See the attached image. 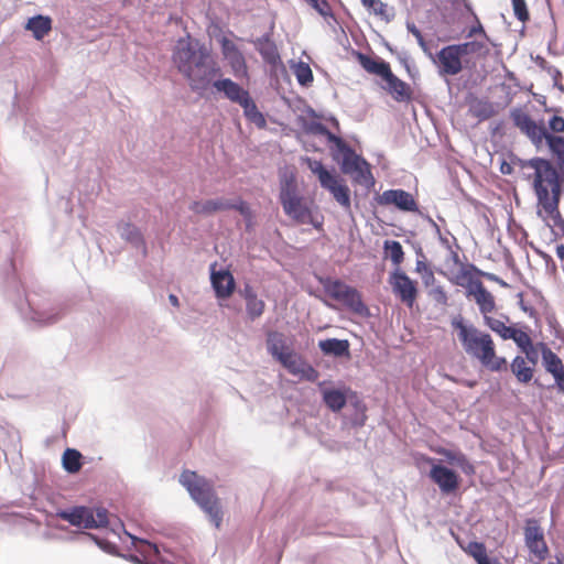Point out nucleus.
<instances>
[{
	"instance_id": "4",
	"label": "nucleus",
	"mask_w": 564,
	"mask_h": 564,
	"mask_svg": "<svg viewBox=\"0 0 564 564\" xmlns=\"http://www.w3.org/2000/svg\"><path fill=\"white\" fill-rule=\"evenodd\" d=\"M513 124L525 134L535 147H541L545 141L552 156L564 172V137L549 133L543 122L536 123L529 113L521 108L510 111Z\"/></svg>"
},
{
	"instance_id": "39",
	"label": "nucleus",
	"mask_w": 564,
	"mask_h": 564,
	"mask_svg": "<svg viewBox=\"0 0 564 564\" xmlns=\"http://www.w3.org/2000/svg\"><path fill=\"white\" fill-rule=\"evenodd\" d=\"M485 321V324L492 330L495 332L496 334H498L501 338L503 339H510V335L512 333V329L513 327L512 326H507L502 321L498 319V318H495V317H491V316H486L484 318Z\"/></svg>"
},
{
	"instance_id": "55",
	"label": "nucleus",
	"mask_w": 564,
	"mask_h": 564,
	"mask_svg": "<svg viewBox=\"0 0 564 564\" xmlns=\"http://www.w3.org/2000/svg\"><path fill=\"white\" fill-rule=\"evenodd\" d=\"M480 276H484L490 281H494V282H497V283H500L502 285H506V283L497 275L492 274V273H488V272H484L481 271L480 273Z\"/></svg>"
},
{
	"instance_id": "20",
	"label": "nucleus",
	"mask_w": 564,
	"mask_h": 564,
	"mask_svg": "<svg viewBox=\"0 0 564 564\" xmlns=\"http://www.w3.org/2000/svg\"><path fill=\"white\" fill-rule=\"evenodd\" d=\"M210 280L217 297L228 299L231 296L236 283L232 274L228 270L215 271V264H213Z\"/></svg>"
},
{
	"instance_id": "57",
	"label": "nucleus",
	"mask_w": 564,
	"mask_h": 564,
	"mask_svg": "<svg viewBox=\"0 0 564 564\" xmlns=\"http://www.w3.org/2000/svg\"><path fill=\"white\" fill-rule=\"evenodd\" d=\"M325 137H326L327 141H328V142H330V143H334V144H335L336 142H339V143H340V138H339V137H337V135H335V134H334L333 132H330V131H329Z\"/></svg>"
},
{
	"instance_id": "5",
	"label": "nucleus",
	"mask_w": 564,
	"mask_h": 564,
	"mask_svg": "<svg viewBox=\"0 0 564 564\" xmlns=\"http://www.w3.org/2000/svg\"><path fill=\"white\" fill-rule=\"evenodd\" d=\"M180 482L187 489L191 497L209 517L214 525L219 529L223 522V509L213 484L192 470H184Z\"/></svg>"
},
{
	"instance_id": "35",
	"label": "nucleus",
	"mask_w": 564,
	"mask_h": 564,
	"mask_svg": "<svg viewBox=\"0 0 564 564\" xmlns=\"http://www.w3.org/2000/svg\"><path fill=\"white\" fill-rule=\"evenodd\" d=\"M325 404L334 412L340 411L346 405V395L340 390L329 389L323 391Z\"/></svg>"
},
{
	"instance_id": "45",
	"label": "nucleus",
	"mask_w": 564,
	"mask_h": 564,
	"mask_svg": "<svg viewBox=\"0 0 564 564\" xmlns=\"http://www.w3.org/2000/svg\"><path fill=\"white\" fill-rule=\"evenodd\" d=\"M308 2L322 17L334 18L333 10L327 0H305Z\"/></svg>"
},
{
	"instance_id": "50",
	"label": "nucleus",
	"mask_w": 564,
	"mask_h": 564,
	"mask_svg": "<svg viewBox=\"0 0 564 564\" xmlns=\"http://www.w3.org/2000/svg\"><path fill=\"white\" fill-rule=\"evenodd\" d=\"M475 19L477 21V24L474 25L473 28H470V30L468 32V37H471L475 34H482L485 37H487V34H486L480 21L478 20V18L476 15H475Z\"/></svg>"
},
{
	"instance_id": "51",
	"label": "nucleus",
	"mask_w": 564,
	"mask_h": 564,
	"mask_svg": "<svg viewBox=\"0 0 564 564\" xmlns=\"http://www.w3.org/2000/svg\"><path fill=\"white\" fill-rule=\"evenodd\" d=\"M433 294H434V299L437 302L443 303V304H445L447 302L446 292L444 291V289L442 286L435 288L433 290Z\"/></svg>"
},
{
	"instance_id": "58",
	"label": "nucleus",
	"mask_w": 564,
	"mask_h": 564,
	"mask_svg": "<svg viewBox=\"0 0 564 564\" xmlns=\"http://www.w3.org/2000/svg\"><path fill=\"white\" fill-rule=\"evenodd\" d=\"M555 253H556L557 258H560L561 260H564V245L556 246Z\"/></svg>"
},
{
	"instance_id": "36",
	"label": "nucleus",
	"mask_w": 564,
	"mask_h": 564,
	"mask_svg": "<svg viewBox=\"0 0 564 564\" xmlns=\"http://www.w3.org/2000/svg\"><path fill=\"white\" fill-rule=\"evenodd\" d=\"M82 457L77 449L67 448L63 454V467L70 474L78 473L82 468Z\"/></svg>"
},
{
	"instance_id": "59",
	"label": "nucleus",
	"mask_w": 564,
	"mask_h": 564,
	"mask_svg": "<svg viewBox=\"0 0 564 564\" xmlns=\"http://www.w3.org/2000/svg\"><path fill=\"white\" fill-rule=\"evenodd\" d=\"M169 300H170V302H171V304H172L173 306H176V307H177V306L180 305V302H178V299H177V296H176V295L171 294V295L169 296Z\"/></svg>"
},
{
	"instance_id": "34",
	"label": "nucleus",
	"mask_w": 564,
	"mask_h": 564,
	"mask_svg": "<svg viewBox=\"0 0 564 564\" xmlns=\"http://www.w3.org/2000/svg\"><path fill=\"white\" fill-rule=\"evenodd\" d=\"M438 454L443 455L448 463L454 464L463 469L466 474L474 473V466L468 462L465 454L449 449H440Z\"/></svg>"
},
{
	"instance_id": "46",
	"label": "nucleus",
	"mask_w": 564,
	"mask_h": 564,
	"mask_svg": "<svg viewBox=\"0 0 564 564\" xmlns=\"http://www.w3.org/2000/svg\"><path fill=\"white\" fill-rule=\"evenodd\" d=\"M524 355H525V360L527 361H530V364L534 367H536V364H538V357H539V348H538V344L534 346L533 344L530 345V347H527L524 349L521 350Z\"/></svg>"
},
{
	"instance_id": "26",
	"label": "nucleus",
	"mask_w": 564,
	"mask_h": 564,
	"mask_svg": "<svg viewBox=\"0 0 564 564\" xmlns=\"http://www.w3.org/2000/svg\"><path fill=\"white\" fill-rule=\"evenodd\" d=\"M538 348L541 354L542 366L547 373L554 377L564 369L563 360L545 343H538Z\"/></svg>"
},
{
	"instance_id": "32",
	"label": "nucleus",
	"mask_w": 564,
	"mask_h": 564,
	"mask_svg": "<svg viewBox=\"0 0 564 564\" xmlns=\"http://www.w3.org/2000/svg\"><path fill=\"white\" fill-rule=\"evenodd\" d=\"M25 29L31 31L36 40H42L52 30V20L48 17L36 15L28 20Z\"/></svg>"
},
{
	"instance_id": "21",
	"label": "nucleus",
	"mask_w": 564,
	"mask_h": 564,
	"mask_svg": "<svg viewBox=\"0 0 564 564\" xmlns=\"http://www.w3.org/2000/svg\"><path fill=\"white\" fill-rule=\"evenodd\" d=\"M386 86L383 87L391 97L398 102L410 101L412 98L411 86L395 76L392 70L383 79Z\"/></svg>"
},
{
	"instance_id": "49",
	"label": "nucleus",
	"mask_w": 564,
	"mask_h": 564,
	"mask_svg": "<svg viewBox=\"0 0 564 564\" xmlns=\"http://www.w3.org/2000/svg\"><path fill=\"white\" fill-rule=\"evenodd\" d=\"M231 209L238 210L243 217H251L250 207L242 199H239L237 203H231Z\"/></svg>"
},
{
	"instance_id": "7",
	"label": "nucleus",
	"mask_w": 564,
	"mask_h": 564,
	"mask_svg": "<svg viewBox=\"0 0 564 564\" xmlns=\"http://www.w3.org/2000/svg\"><path fill=\"white\" fill-rule=\"evenodd\" d=\"M279 200L284 214L295 223L301 225L312 224L316 228L321 227V224L314 223L313 214L306 199L300 195L294 174H284L280 177Z\"/></svg>"
},
{
	"instance_id": "52",
	"label": "nucleus",
	"mask_w": 564,
	"mask_h": 564,
	"mask_svg": "<svg viewBox=\"0 0 564 564\" xmlns=\"http://www.w3.org/2000/svg\"><path fill=\"white\" fill-rule=\"evenodd\" d=\"M554 382L557 388V390L564 394V369L556 373L554 377Z\"/></svg>"
},
{
	"instance_id": "8",
	"label": "nucleus",
	"mask_w": 564,
	"mask_h": 564,
	"mask_svg": "<svg viewBox=\"0 0 564 564\" xmlns=\"http://www.w3.org/2000/svg\"><path fill=\"white\" fill-rule=\"evenodd\" d=\"M213 87L223 93L231 102L238 104L243 109V115L249 122L260 129L265 128L267 120L247 89L230 78L215 80Z\"/></svg>"
},
{
	"instance_id": "24",
	"label": "nucleus",
	"mask_w": 564,
	"mask_h": 564,
	"mask_svg": "<svg viewBox=\"0 0 564 564\" xmlns=\"http://www.w3.org/2000/svg\"><path fill=\"white\" fill-rule=\"evenodd\" d=\"M453 47L459 48L465 65H468L473 58H485L489 55V47L481 41H469L459 44H453Z\"/></svg>"
},
{
	"instance_id": "10",
	"label": "nucleus",
	"mask_w": 564,
	"mask_h": 564,
	"mask_svg": "<svg viewBox=\"0 0 564 564\" xmlns=\"http://www.w3.org/2000/svg\"><path fill=\"white\" fill-rule=\"evenodd\" d=\"M319 282L330 299L340 302L351 312L362 315L368 311L357 289L337 279L325 278L321 279Z\"/></svg>"
},
{
	"instance_id": "60",
	"label": "nucleus",
	"mask_w": 564,
	"mask_h": 564,
	"mask_svg": "<svg viewBox=\"0 0 564 564\" xmlns=\"http://www.w3.org/2000/svg\"><path fill=\"white\" fill-rule=\"evenodd\" d=\"M479 564H501V563H499L497 560L491 561L489 557H487Z\"/></svg>"
},
{
	"instance_id": "61",
	"label": "nucleus",
	"mask_w": 564,
	"mask_h": 564,
	"mask_svg": "<svg viewBox=\"0 0 564 564\" xmlns=\"http://www.w3.org/2000/svg\"><path fill=\"white\" fill-rule=\"evenodd\" d=\"M130 560L133 562V563H137V564H143L142 561L135 556V555H131L130 556Z\"/></svg>"
},
{
	"instance_id": "47",
	"label": "nucleus",
	"mask_w": 564,
	"mask_h": 564,
	"mask_svg": "<svg viewBox=\"0 0 564 564\" xmlns=\"http://www.w3.org/2000/svg\"><path fill=\"white\" fill-rule=\"evenodd\" d=\"M549 128L553 133L564 132V118L561 116H553L549 120Z\"/></svg>"
},
{
	"instance_id": "56",
	"label": "nucleus",
	"mask_w": 564,
	"mask_h": 564,
	"mask_svg": "<svg viewBox=\"0 0 564 564\" xmlns=\"http://www.w3.org/2000/svg\"><path fill=\"white\" fill-rule=\"evenodd\" d=\"M312 130H313L315 133H318V134L324 135V137L329 132V130H328L324 124H322V123H316V124L312 128Z\"/></svg>"
},
{
	"instance_id": "18",
	"label": "nucleus",
	"mask_w": 564,
	"mask_h": 564,
	"mask_svg": "<svg viewBox=\"0 0 564 564\" xmlns=\"http://www.w3.org/2000/svg\"><path fill=\"white\" fill-rule=\"evenodd\" d=\"M380 205H394L403 212H416L417 203L413 195L404 189L384 191L378 198Z\"/></svg>"
},
{
	"instance_id": "38",
	"label": "nucleus",
	"mask_w": 564,
	"mask_h": 564,
	"mask_svg": "<svg viewBox=\"0 0 564 564\" xmlns=\"http://www.w3.org/2000/svg\"><path fill=\"white\" fill-rule=\"evenodd\" d=\"M293 74L301 86L307 87L313 80V72L310 65L305 62H299L293 66Z\"/></svg>"
},
{
	"instance_id": "31",
	"label": "nucleus",
	"mask_w": 564,
	"mask_h": 564,
	"mask_svg": "<svg viewBox=\"0 0 564 564\" xmlns=\"http://www.w3.org/2000/svg\"><path fill=\"white\" fill-rule=\"evenodd\" d=\"M246 300V310L251 319L260 317L265 308V304L262 300L258 299L253 290L247 285L242 293Z\"/></svg>"
},
{
	"instance_id": "14",
	"label": "nucleus",
	"mask_w": 564,
	"mask_h": 564,
	"mask_svg": "<svg viewBox=\"0 0 564 564\" xmlns=\"http://www.w3.org/2000/svg\"><path fill=\"white\" fill-rule=\"evenodd\" d=\"M341 171L351 175L355 183L367 186L375 184L370 164L355 151L343 158Z\"/></svg>"
},
{
	"instance_id": "29",
	"label": "nucleus",
	"mask_w": 564,
	"mask_h": 564,
	"mask_svg": "<svg viewBox=\"0 0 564 564\" xmlns=\"http://www.w3.org/2000/svg\"><path fill=\"white\" fill-rule=\"evenodd\" d=\"M318 347L327 356H349V343L346 339L328 338L321 340Z\"/></svg>"
},
{
	"instance_id": "62",
	"label": "nucleus",
	"mask_w": 564,
	"mask_h": 564,
	"mask_svg": "<svg viewBox=\"0 0 564 564\" xmlns=\"http://www.w3.org/2000/svg\"><path fill=\"white\" fill-rule=\"evenodd\" d=\"M551 269H552V271H555V270H556V265H555V263H551Z\"/></svg>"
},
{
	"instance_id": "42",
	"label": "nucleus",
	"mask_w": 564,
	"mask_h": 564,
	"mask_svg": "<svg viewBox=\"0 0 564 564\" xmlns=\"http://www.w3.org/2000/svg\"><path fill=\"white\" fill-rule=\"evenodd\" d=\"M120 235L127 241L139 245L143 242L142 235L140 230L132 224L126 223L122 225L120 229Z\"/></svg>"
},
{
	"instance_id": "12",
	"label": "nucleus",
	"mask_w": 564,
	"mask_h": 564,
	"mask_svg": "<svg viewBox=\"0 0 564 564\" xmlns=\"http://www.w3.org/2000/svg\"><path fill=\"white\" fill-rule=\"evenodd\" d=\"M388 282L393 294L405 304L406 307L412 308L419 295L417 282L412 280L401 269L392 271Z\"/></svg>"
},
{
	"instance_id": "63",
	"label": "nucleus",
	"mask_w": 564,
	"mask_h": 564,
	"mask_svg": "<svg viewBox=\"0 0 564 564\" xmlns=\"http://www.w3.org/2000/svg\"><path fill=\"white\" fill-rule=\"evenodd\" d=\"M536 564H541V563H536Z\"/></svg>"
},
{
	"instance_id": "1",
	"label": "nucleus",
	"mask_w": 564,
	"mask_h": 564,
	"mask_svg": "<svg viewBox=\"0 0 564 564\" xmlns=\"http://www.w3.org/2000/svg\"><path fill=\"white\" fill-rule=\"evenodd\" d=\"M173 62L193 91H205L220 72L210 51L197 41L178 40L173 52Z\"/></svg>"
},
{
	"instance_id": "30",
	"label": "nucleus",
	"mask_w": 564,
	"mask_h": 564,
	"mask_svg": "<svg viewBox=\"0 0 564 564\" xmlns=\"http://www.w3.org/2000/svg\"><path fill=\"white\" fill-rule=\"evenodd\" d=\"M359 62L366 72L380 76L382 79H384L391 72L390 64L381 58H373L361 54L359 56Z\"/></svg>"
},
{
	"instance_id": "22",
	"label": "nucleus",
	"mask_w": 564,
	"mask_h": 564,
	"mask_svg": "<svg viewBox=\"0 0 564 564\" xmlns=\"http://www.w3.org/2000/svg\"><path fill=\"white\" fill-rule=\"evenodd\" d=\"M466 296L476 302L484 318L496 310L495 296L485 288L482 282L469 291Z\"/></svg>"
},
{
	"instance_id": "2",
	"label": "nucleus",
	"mask_w": 564,
	"mask_h": 564,
	"mask_svg": "<svg viewBox=\"0 0 564 564\" xmlns=\"http://www.w3.org/2000/svg\"><path fill=\"white\" fill-rule=\"evenodd\" d=\"M533 170L532 184L546 217H560L558 204L562 194V178L553 164L545 159H533L528 163Z\"/></svg>"
},
{
	"instance_id": "13",
	"label": "nucleus",
	"mask_w": 564,
	"mask_h": 564,
	"mask_svg": "<svg viewBox=\"0 0 564 564\" xmlns=\"http://www.w3.org/2000/svg\"><path fill=\"white\" fill-rule=\"evenodd\" d=\"M524 543L530 554L540 562L549 556L543 528L536 519H527L523 528Z\"/></svg>"
},
{
	"instance_id": "11",
	"label": "nucleus",
	"mask_w": 564,
	"mask_h": 564,
	"mask_svg": "<svg viewBox=\"0 0 564 564\" xmlns=\"http://www.w3.org/2000/svg\"><path fill=\"white\" fill-rule=\"evenodd\" d=\"M58 517L74 527L98 529L108 525V511L105 508L74 507L58 512Z\"/></svg>"
},
{
	"instance_id": "44",
	"label": "nucleus",
	"mask_w": 564,
	"mask_h": 564,
	"mask_svg": "<svg viewBox=\"0 0 564 564\" xmlns=\"http://www.w3.org/2000/svg\"><path fill=\"white\" fill-rule=\"evenodd\" d=\"M513 13L521 22H527L530 18L525 0H511Z\"/></svg>"
},
{
	"instance_id": "37",
	"label": "nucleus",
	"mask_w": 564,
	"mask_h": 564,
	"mask_svg": "<svg viewBox=\"0 0 564 564\" xmlns=\"http://www.w3.org/2000/svg\"><path fill=\"white\" fill-rule=\"evenodd\" d=\"M361 3L366 9L386 22H389L393 15L389 7L381 0H361Z\"/></svg>"
},
{
	"instance_id": "25",
	"label": "nucleus",
	"mask_w": 564,
	"mask_h": 564,
	"mask_svg": "<svg viewBox=\"0 0 564 564\" xmlns=\"http://www.w3.org/2000/svg\"><path fill=\"white\" fill-rule=\"evenodd\" d=\"M468 111L479 121L488 120L497 115L496 107L491 101L478 97H471L468 100Z\"/></svg>"
},
{
	"instance_id": "23",
	"label": "nucleus",
	"mask_w": 564,
	"mask_h": 564,
	"mask_svg": "<svg viewBox=\"0 0 564 564\" xmlns=\"http://www.w3.org/2000/svg\"><path fill=\"white\" fill-rule=\"evenodd\" d=\"M256 50L261 55L262 59L272 67L281 64V57L275 43L272 41L270 34L259 37L256 42Z\"/></svg>"
},
{
	"instance_id": "41",
	"label": "nucleus",
	"mask_w": 564,
	"mask_h": 564,
	"mask_svg": "<svg viewBox=\"0 0 564 564\" xmlns=\"http://www.w3.org/2000/svg\"><path fill=\"white\" fill-rule=\"evenodd\" d=\"M459 545L468 555H470L477 562V564H479L480 562L488 557L486 546L481 542L471 541L466 546H464L460 543Z\"/></svg>"
},
{
	"instance_id": "15",
	"label": "nucleus",
	"mask_w": 564,
	"mask_h": 564,
	"mask_svg": "<svg viewBox=\"0 0 564 564\" xmlns=\"http://www.w3.org/2000/svg\"><path fill=\"white\" fill-rule=\"evenodd\" d=\"M453 262L455 264L459 265V269L452 273V275L448 278V280L457 286H462L466 290V295L469 293V291L474 290L476 285L481 283L480 281V273L481 270H479L475 264L473 263H462L459 259V254L456 251L451 252Z\"/></svg>"
},
{
	"instance_id": "3",
	"label": "nucleus",
	"mask_w": 564,
	"mask_h": 564,
	"mask_svg": "<svg viewBox=\"0 0 564 564\" xmlns=\"http://www.w3.org/2000/svg\"><path fill=\"white\" fill-rule=\"evenodd\" d=\"M454 328L457 330L458 339L465 351L478 359L481 365L491 371L507 369V360L496 355V348L491 336L482 333L474 326H467L463 321H454Z\"/></svg>"
},
{
	"instance_id": "48",
	"label": "nucleus",
	"mask_w": 564,
	"mask_h": 564,
	"mask_svg": "<svg viewBox=\"0 0 564 564\" xmlns=\"http://www.w3.org/2000/svg\"><path fill=\"white\" fill-rule=\"evenodd\" d=\"M408 31L413 34V36L416 39L419 45L422 47V50L426 53L427 52V44L424 40V36L422 32L412 23L408 24Z\"/></svg>"
},
{
	"instance_id": "6",
	"label": "nucleus",
	"mask_w": 564,
	"mask_h": 564,
	"mask_svg": "<svg viewBox=\"0 0 564 564\" xmlns=\"http://www.w3.org/2000/svg\"><path fill=\"white\" fill-rule=\"evenodd\" d=\"M268 351L290 373L300 376L308 381H315L318 372L311 365L306 364L290 345H288L282 333L271 332L267 338Z\"/></svg>"
},
{
	"instance_id": "54",
	"label": "nucleus",
	"mask_w": 564,
	"mask_h": 564,
	"mask_svg": "<svg viewBox=\"0 0 564 564\" xmlns=\"http://www.w3.org/2000/svg\"><path fill=\"white\" fill-rule=\"evenodd\" d=\"M335 145L338 149V151L343 154V158L345 155H348L349 152L354 151L341 138H340V143L336 142Z\"/></svg>"
},
{
	"instance_id": "27",
	"label": "nucleus",
	"mask_w": 564,
	"mask_h": 564,
	"mask_svg": "<svg viewBox=\"0 0 564 564\" xmlns=\"http://www.w3.org/2000/svg\"><path fill=\"white\" fill-rule=\"evenodd\" d=\"M229 209H231V202L224 198L194 202L191 205V210L199 215H212L217 212Z\"/></svg>"
},
{
	"instance_id": "28",
	"label": "nucleus",
	"mask_w": 564,
	"mask_h": 564,
	"mask_svg": "<svg viewBox=\"0 0 564 564\" xmlns=\"http://www.w3.org/2000/svg\"><path fill=\"white\" fill-rule=\"evenodd\" d=\"M510 369L517 381L523 384L529 383L534 377L535 367L523 356H516L510 364Z\"/></svg>"
},
{
	"instance_id": "53",
	"label": "nucleus",
	"mask_w": 564,
	"mask_h": 564,
	"mask_svg": "<svg viewBox=\"0 0 564 564\" xmlns=\"http://www.w3.org/2000/svg\"><path fill=\"white\" fill-rule=\"evenodd\" d=\"M335 145L338 149V151L343 154V158L345 155H348L349 152L354 151L341 138H340V143L336 142Z\"/></svg>"
},
{
	"instance_id": "16",
	"label": "nucleus",
	"mask_w": 564,
	"mask_h": 564,
	"mask_svg": "<svg viewBox=\"0 0 564 564\" xmlns=\"http://www.w3.org/2000/svg\"><path fill=\"white\" fill-rule=\"evenodd\" d=\"M220 47L221 54L228 63L232 75L238 79H249V69L246 58L235 42L224 36L220 40Z\"/></svg>"
},
{
	"instance_id": "17",
	"label": "nucleus",
	"mask_w": 564,
	"mask_h": 564,
	"mask_svg": "<svg viewBox=\"0 0 564 564\" xmlns=\"http://www.w3.org/2000/svg\"><path fill=\"white\" fill-rule=\"evenodd\" d=\"M433 62L438 68L440 75L455 76L464 68V58L459 48L453 47V44L444 46L433 58Z\"/></svg>"
},
{
	"instance_id": "43",
	"label": "nucleus",
	"mask_w": 564,
	"mask_h": 564,
	"mask_svg": "<svg viewBox=\"0 0 564 564\" xmlns=\"http://www.w3.org/2000/svg\"><path fill=\"white\" fill-rule=\"evenodd\" d=\"M510 339H512L521 350L530 347V345L533 344L530 335L527 332L514 327L510 335Z\"/></svg>"
},
{
	"instance_id": "33",
	"label": "nucleus",
	"mask_w": 564,
	"mask_h": 564,
	"mask_svg": "<svg viewBox=\"0 0 564 564\" xmlns=\"http://www.w3.org/2000/svg\"><path fill=\"white\" fill-rule=\"evenodd\" d=\"M384 256L390 258L395 269H400V265L404 261V251L401 243L397 240H386L383 242Z\"/></svg>"
},
{
	"instance_id": "9",
	"label": "nucleus",
	"mask_w": 564,
	"mask_h": 564,
	"mask_svg": "<svg viewBox=\"0 0 564 564\" xmlns=\"http://www.w3.org/2000/svg\"><path fill=\"white\" fill-rule=\"evenodd\" d=\"M307 167L318 178L321 186L328 191L333 198L346 210L350 209V189L343 178L329 172L321 161L306 158Z\"/></svg>"
},
{
	"instance_id": "19",
	"label": "nucleus",
	"mask_w": 564,
	"mask_h": 564,
	"mask_svg": "<svg viewBox=\"0 0 564 564\" xmlns=\"http://www.w3.org/2000/svg\"><path fill=\"white\" fill-rule=\"evenodd\" d=\"M430 478L440 487L443 494L454 492L459 487L458 475L443 465H433L430 470Z\"/></svg>"
},
{
	"instance_id": "40",
	"label": "nucleus",
	"mask_w": 564,
	"mask_h": 564,
	"mask_svg": "<svg viewBox=\"0 0 564 564\" xmlns=\"http://www.w3.org/2000/svg\"><path fill=\"white\" fill-rule=\"evenodd\" d=\"M129 536L132 540V544L134 549L143 555L145 558L156 556L159 554V549L155 544H152L145 540L139 539L137 536H133L129 534Z\"/></svg>"
}]
</instances>
